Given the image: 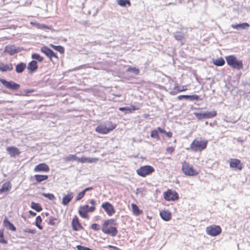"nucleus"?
I'll use <instances>...</instances> for the list:
<instances>
[{"label": "nucleus", "mask_w": 250, "mask_h": 250, "mask_svg": "<svg viewBox=\"0 0 250 250\" xmlns=\"http://www.w3.org/2000/svg\"><path fill=\"white\" fill-rule=\"evenodd\" d=\"M188 95H179L177 97L178 100H181L183 99H188Z\"/></svg>", "instance_id": "50"}, {"label": "nucleus", "mask_w": 250, "mask_h": 250, "mask_svg": "<svg viewBox=\"0 0 250 250\" xmlns=\"http://www.w3.org/2000/svg\"><path fill=\"white\" fill-rule=\"evenodd\" d=\"M42 195L43 197H46L50 200H54L55 199V196L54 195V194H53L52 193H42Z\"/></svg>", "instance_id": "44"}, {"label": "nucleus", "mask_w": 250, "mask_h": 250, "mask_svg": "<svg viewBox=\"0 0 250 250\" xmlns=\"http://www.w3.org/2000/svg\"><path fill=\"white\" fill-rule=\"evenodd\" d=\"M23 231L24 232V233H31V234H34L35 233H36L37 232V231L35 229H28V228H27L25 229H24L23 230Z\"/></svg>", "instance_id": "47"}, {"label": "nucleus", "mask_w": 250, "mask_h": 250, "mask_svg": "<svg viewBox=\"0 0 250 250\" xmlns=\"http://www.w3.org/2000/svg\"><path fill=\"white\" fill-rule=\"evenodd\" d=\"M117 223L114 219H109L105 220L102 227V231L105 234L111 236H115L118 233L117 229Z\"/></svg>", "instance_id": "1"}, {"label": "nucleus", "mask_w": 250, "mask_h": 250, "mask_svg": "<svg viewBox=\"0 0 250 250\" xmlns=\"http://www.w3.org/2000/svg\"><path fill=\"white\" fill-rule=\"evenodd\" d=\"M165 133V134L166 135V136H167L168 138H171L172 137V135H173V134H172V132H171V131L166 132V131H165V133Z\"/></svg>", "instance_id": "51"}, {"label": "nucleus", "mask_w": 250, "mask_h": 250, "mask_svg": "<svg viewBox=\"0 0 250 250\" xmlns=\"http://www.w3.org/2000/svg\"><path fill=\"white\" fill-rule=\"evenodd\" d=\"M181 169L183 173L187 176H195L200 173V170L194 168L193 166L186 161L182 163Z\"/></svg>", "instance_id": "4"}, {"label": "nucleus", "mask_w": 250, "mask_h": 250, "mask_svg": "<svg viewBox=\"0 0 250 250\" xmlns=\"http://www.w3.org/2000/svg\"><path fill=\"white\" fill-rule=\"evenodd\" d=\"M107 125L108 126L103 124L100 125L96 127L95 131L100 134H106L115 129L117 127V125L111 122H109L107 124Z\"/></svg>", "instance_id": "6"}, {"label": "nucleus", "mask_w": 250, "mask_h": 250, "mask_svg": "<svg viewBox=\"0 0 250 250\" xmlns=\"http://www.w3.org/2000/svg\"><path fill=\"white\" fill-rule=\"evenodd\" d=\"M159 132L161 133H165V130L160 127H158L157 128L154 129L151 131V137L152 138L156 139L157 140H160V137L159 135Z\"/></svg>", "instance_id": "19"}, {"label": "nucleus", "mask_w": 250, "mask_h": 250, "mask_svg": "<svg viewBox=\"0 0 250 250\" xmlns=\"http://www.w3.org/2000/svg\"><path fill=\"white\" fill-rule=\"evenodd\" d=\"M5 101H0V104L5 103Z\"/></svg>", "instance_id": "55"}, {"label": "nucleus", "mask_w": 250, "mask_h": 250, "mask_svg": "<svg viewBox=\"0 0 250 250\" xmlns=\"http://www.w3.org/2000/svg\"><path fill=\"white\" fill-rule=\"evenodd\" d=\"M140 108V106L138 104L137 105H132L131 107H120L119 110L121 111L125 110L128 111L129 113H131L132 111L137 110Z\"/></svg>", "instance_id": "25"}, {"label": "nucleus", "mask_w": 250, "mask_h": 250, "mask_svg": "<svg viewBox=\"0 0 250 250\" xmlns=\"http://www.w3.org/2000/svg\"><path fill=\"white\" fill-rule=\"evenodd\" d=\"M208 141L202 137L195 138L190 145V149L193 152H201L208 146Z\"/></svg>", "instance_id": "2"}, {"label": "nucleus", "mask_w": 250, "mask_h": 250, "mask_svg": "<svg viewBox=\"0 0 250 250\" xmlns=\"http://www.w3.org/2000/svg\"><path fill=\"white\" fill-rule=\"evenodd\" d=\"M74 197V193L72 192H68L66 194L64 195L62 197V204L63 206H67L69 202L72 200Z\"/></svg>", "instance_id": "18"}, {"label": "nucleus", "mask_w": 250, "mask_h": 250, "mask_svg": "<svg viewBox=\"0 0 250 250\" xmlns=\"http://www.w3.org/2000/svg\"><path fill=\"white\" fill-rule=\"evenodd\" d=\"M41 51L49 59L51 62H53V58H55L56 61L59 60L57 55L48 47L45 46L42 47L41 48Z\"/></svg>", "instance_id": "9"}, {"label": "nucleus", "mask_w": 250, "mask_h": 250, "mask_svg": "<svg viewBox=\"0 0 250 250\" xmlns=\"http://www.w3.org/2000/svg\"><path fill=\"white\" fill-rule=\"evenodd\" d=\"M108 248L113 249V250H120L118 247L112 245H108Z\"/></svg>", "instance_id": "52"}, {"label": "nucleus", "mask_w": 250, "mask_h": 250, "mask_svg": "<svg viewBox=\"0 0 250 250\" xmlns=\"http://www.w3.org/2000/svg\"><path fill=\"white\" fill-rule=\"evenodd\" d=\"M175 39L178 41H182L184 38L183 34L181 32H177L174 36Z\"/></svg>", "instance_id": "43"}, {"label": "nucleus", "mask_w": 250, "mask_h": 250, "mask_svg": "<svg viewBox=\"0 0 250 250\" xmlns=\"http://www.w3.org/2000/svg\"><path fill=\"white\" fill-rule=\"evenodd\" d=\"M31 207L32 209L35 210L38 212H40L42 209V207L39 203H36L33 202H31Z\"/></svg>", "instance_id": "34"}, {"label": "nucleus", "mask_w": 250, "mask_h": 250, "mask_svg": "<svg viewBox=\"0 0 250 250\" xmlns=\"http://www.w3.org/2000/svg\"><path fill=\"white\" fill-rule=\"evenodd\" d=\"M229 167L235 169L241 170L243 167V163L238 159H230L229 162Z\"/></svg>", "instance_id": "14"}, {"label": "nucleus", "mask_w": 250, "mask_h": 250, "mask_svg": "<svg viewBox=\"0 0 250 250\" xmlns=\"http://www.w3.org/2000/svg\"><path fill=\"white\" fill-rule=\"evenodd\" d=\"M37 183H41L48 179L47 175L36 174L34 176Z\"/></svg>", "instance_id": "29"}, {"label": "nucleus", "mask_w": 250, "mask_h": 250, "mask_svg": "<svg viewBox=\"0 0 250 250\" xmlns=\"http://www.w3.org/2000/svg\"><path fill=\"white\" fill-rule=\"evenodd\" d=\"M57 222L58 223L60 222V221L57 218L51 216L49 219L48 224L50 225L54 226L56 225Z\"/></svg>", "instance_id": "41"}, {"label": "nucleus", "mask_w": 250, "mask_h": 250, "mask_svg": "<svg viewBox=\"0 0 250 250\" xmlns=\"http://www.w3.org/2000/svg\"><path fill=\"white\" fill-rule=\"evenodd\" d=\"M194 115L198 120H201L203 119H209L215 117L217 112L216 110H213L204 113H195Z\"/></svg>", "instance_id": "11"}, {"label": "nucleus", "mask_w": 250, "mask_h": 250, "mask_svg": "<svg viewBox=\"0 0 250 250\" xmlns=\"http://www.w3.org/2000/svg\"><path fill=\"white\" fill-rule=\"evenodd\" d=\"M98 161L97 158H86L82 157L81 158H77V162L81 163H94Z\"/></svg>", "instance_id": "21"}, {"label": "nucleus", "mask_w": 250, "mask_h": 250, "mask_svg": "<svg viewBox=\"0 0 250 250\" xmlns=\"http://www.w3.org/2000/svg\"><path fill=\"white\" fill-rule=\"evenodd\" d=\"M160 216L165 221H168L171 218V213L168 210H162L160 213Z\"/></svg>", "instance_id": "24"}, {"label": "nucleus", "mask_w": 250, "mask_h": 250, "mask_svg": "<svg viewBox=\"0 0 250 250\" xmlns=\"http://www.w3.org/2000/svg\"><path fill=\"white\" fill-rule=\"evenodd\" d=\"M222 231V229L219 226L210 225L206 228L207 233L212 236H216L219 235Z\"/></svg>", "instance_id": "8"}, {"label": "nucleus", "mask_w": 250, "mask_h": 250, "mask_svg": "<svg viewBox=\"0 0 250 250\" xmlns=\"http://www.w3.org/2000/svg\"><path fill=\"white\" fill-rule=\"evenodd\" d=\"M188 99H189L190 101H199L201 100V99L200 98V96L197 95H188Z\"/></svg>", "instance_id": "45"}, {"label": "nucleus", "mask_w": 250, "mask_h": 250, "mask_svg": "<svg viewBox=\"0 0 250 250\" xmlns=\"http://www.w3.org/2000/svg\"><path fill=\"white\" fill-rule=\"evenodd\" d=\"M6 150L11 157L19 156L21 154L19 149L14 146H8L6 147Z\"/></svg>", "instance_id": "16"}, {"label": "nucleus", "mask_w": 250, "mask_h": 250, "mask_svg": "<svg viewBox=\"0 0 250 250\" xmlns=\"http://www.w3.org/2000/svg\"><path fill=\"white\" fill-rule=\"evenodd\" d=\"M155 171L154 168L149 165L142 166L137 169V174L141 177H145L147 175L152 174Z\"/></svg>", "instance_id": "7"}, {"label": "nucleus", "mask_w": 250, "mask_h": 250, "mask_svg": "<svg viewBox=\"0 0 250 250\" xmlns=\"http://www.w3.org/2000/svg\"><path fill=\"white\" fill-rule=\"evenodd\" d=\"M0 83L7 88L11 90H18L20 88V84L13 81H7L6 80L0 78Z\"/></svg>", "instance_id": "12"}, {"label": "nucleus", "mask_w": 250, "mask_h": 250, "mask_svg": "<svg viewBox=\"0 0 250 250\" xmlns=\"http://www.w3.org/2000/svg\"><path fill=\"white\" fill-rule=\"evenodd\" d=\"M50 47L55 49V50L59 52L61 54H63L64 52V48L60 45H55L54 44H51L50 45Z\"/></svg>", "instance_id": "35"}, {"label": "nucleus", "mask_w": 250, "mask_h": 250, "mask_svg": "<svg viewBox=\"0 0 250 250\" xmlns=\"http://www.w3.org/2000/svg\"><path fill=\"white\" fill-rule=\"evenodd\" d=\"M29 213L30 214V215H32V216H35L36 215V213L33 212L32 210H29Z\"/></svg>", "instance_id": "54"}, {"label": "nucleus", "mask_w": 250, "mask_h": 250, "mask_svg": "<svg viewBox=\"0 0 250 250\" xmlns=\"http://www.w3.org/2000/svg\"><path fill=\"white\" fill-rule=\"evenodd\" d=\"M11 188L12 185L10 182L8 181L5 182L3 184L1 188H0V194L8 192L11 189Z\"/></svg>", "instance_id": "26"}, {"label": "nucleus", "mask_w": 250, "mask_h": 250, "mask_svg": "<svg viewBox=\"0 0 250 250\" xmlns=\"http://www.w3.org/2000/svg\"><path fill=\"white\" fill-rule=\"evenodd\" d=\"M0 243L6 244L7 241L4 238V229L0 230Z\"/></svg>", "instance_id": "40"}, {"label": "nucleus", "mask_w": 250, "mask_h": 250, "mask_svg": "<svg viewBox=\"0 0 250 250\" xmlns=\"http://www.w3.org/2000/svg\"><path fill=\"white\" fill-rule=\"evenodd\" d=\"M213 63L216 66H221L224 65L225 62L223 58H220L214 60Z\"/></svg>", "instance_id": "33"}, {"label": "nucleus", "mask_w": 250, "mask_h": 250, "mask_svg": "<svg viewBox=\"0 0 250 250\" xmlns=\"http://www.w3.org/2000/svg\"><path fill=\"white\" fill-rule=\"evenodd\" d=\"M225 59L228 65L232 68L237 70H240L243 68V61L238 60L236 56L234 55H229L226 56Z\"/></svg>", "instance_id": "5"}, {"label": "nucleus", "mask_w": 250, "mask_h": 250, "mask_svg": "<svg viewBox=\"0 0 250 250\" xmlns=\"http://www.w3.org/2000/svg\"><path fill=\"white\" fill-rule=\"evenodd\" d=\"M38 65L36 61L33 60L29 62L27 66L29 73H32L37 70Z\"/></svg>", "instance_id": "22"}, {"label": "nucleus", "mask_w": 250, "mask_h": 250, "mask_svg": "<svg viewBox=\"0 0 250 250\" xmlns=\"http://www.w3.org/2000/svg\"><path fill=\"white\" fill-rule=\"evenodd\" d=\"M102 208L109 216H112L115 213V209L113 206L108 202L103 203Z\"/></svg>", "instance_id": "13"}, {"label": "nucleus", "mask_w": 250, "mask_h": 250, "mask_svg": "<svg viewBox=\"0 0 250 250\" xmlns=\"http://www.w3.org/2000/svg\"><path fill=\"white\" fill-rule=\"evenodd\" d=\"M13 69V65L11 63H5L0 62V71L1 72L11 71Z\"/></svg>", "instance_id": "20"}, {"label": "nucleus", "mask_w": 250, "mask_h": 250, "mask_svg": "<svg viewBox=\"0 0 250 250\" xmlns=\"http://www.w3.org/2000/svg\"><path fill=\"white\" fill-rule=\"evenodd\" d=\"M31 58L33 59L36 60L40 62H42L44 59L43 57L40 56L39 54L37 53L32 54L31 55Z\"/></svg>", "instance_id": "39"}, {"label": "nucleus", "mask_w": 250, "mask_h": 250, "mask_svg": "<svg viewBox=\"0 0 250 250\" xmlns=\"http://www.w3.org/2000/svg\"><path fill=\"white\" fill-rule=\"evenodd\" d=\"M77 157L76 155L74 154H70L67 156V157L64 158V161L65 162H68L70 161H77Z\"/></svg>", "instance_id": "36"}, {"label": "nucleus", "mask_w": 250, "mask_h": 250, "mask_svg": "<svg viewBox=\"0 0 250 250\" xmlns=\"http://www.w3.org/2000/svg\"><path fill=\"white\" fill-rule=\"evenodd\" d=\"M127 71L129 72H132L134 73L135 75H138L139 74L140 70L138 68L134 67H129L127 69Z\"/></svg>", "instance_id": "42"}, {"label": "nucleus", "mask_w": 250, "mask_h": 250, "mask_svg": "<svg viewBox=\"0 0 250 250\" xmlns=\"http://www.w3.org/2000/svg\"><path fill=\"white\" fill-rule=\"evenodd\" d=\"M71 226L73 230L74 231H79L84 229L83 227L80 223L78 217L76 215L74 216L72 219Z\"/></svg>", "instance_id": "15"}, {"label": "nucleus", "mask_w": 250, "mask_h": 250, "mask_svg": "<svg viewBox=\"0 0 250 250\" xmlns=\"http://www.w3.org/2000/svg\"><path fill=\"white\" fill-rule=\"evenodd\" d=\"M175 150V147L174 146H168L166 148L167 152L171 154Z\"/></svg>", "instance_id": "49"}, {"label": "nucleus", "mask_w": 250, "mask_h": 250, "mask_svg": "<svg viewBox=\"0 0 250 250\" xmlns=\"http://www.w3.org/2000/svg\"><path fill=\"white\" fill-rule=\"evenodd\" d=\"M90 204L92 205L89 207L88 205H84L80 207L78 211L80 216L83 218L88 219L89 215L88 212H92L96 210L95 206L96 205V201L94 199H90L89 200Z\"/></svg>", "instance_id": "3"}, {"label": "nucleus", "mask_w": 250, "mask_h": 250, "mask_svg": "<svg viewBox=\"0 0 250 250\" xmlns=\"http://www.w3.org/2000/svg\"><path fill=\"white\" fill-rule=\"evenodd\" d=\"M91 228L94 230L98 231L100 229V226L96 223H94L91 225Z\"/></svg>", "instance_id": "48"}, {"label": "nucleus", "mask_w": 250, "mask_h": 250, "mask_svg": "<svg viewBox=\"0 0 250 250\" xmlns=\"http://www.w3.org/2000/svg\"><path fill=\"white\" fill-rule=\"evenodd\" d=\"M42 219L41 217L39 215L36 218L35 225L40 229H42V226L41 225Z\"/></svg>", "instance_id": "37"}, {"label": "nucleus", "mask_w": 250, "mask_h": 250, "mask_svg": "<svg viewBox=\"0 0 250 250\" xmlns=\"http://www.w3.org/2000/svg\"><path fill=\"white\" fill-rule=\"evenodd\" d=\"M93 189V188L92 187H88V188H84L83 190L85 193L86 191H89V190H92Z\"/></svg>", "instance_id": "53"}, {"label": "nucleus", "mask_w": 250, "mask_h": 250, "mask_svg": "<svg viewBox=\"0 0 250 250\" xmlns=\"http://www.w3.org/2000/svg\"><path fill=\"white\" fill-rule=\"evenodd\" d=\"M85 193V192L83 190L81 192H79L78 195H77L76 198H75V200L76 201H79L81 199H82L84 196Z\"/></svg>", "instance_id": "46"}, {"label": "nucleus", "mask_w": 250, "mask_h": 250, "mask_svg": "<svg viewBox=\"0 0 250 250\" xmlns=\"http://www.w3.org/2000/svg\"><path fill=\"white\" fill-rule=\"evenodd\" d=\"M187 90L188 88L187 85L179 86L178 85H176L174 86L173 90L170 92V94L171 95H175L179 92L185 91Z\"/></svg>", "instance_id": "23"}, {"label": "nucleus", "mask_w": 250, "mask_h": 250, "mask_svg": "<svg viewBox=\"0 0 250 250\" xmlns=\"http://www.w3.org/2000/svg\"><path fill=\"white\" fill-rule=\"evenodd\" d=\"M3 223L6 227L8 228V229L13 231H15L16 230V227L14 226V225L11 223L10 221H9L7 218H5Z\"/></svg>", "instance_id": "31"}, {"label": "nucleus", "mask_w": 250, "mask_h": 250, "mask_svg": "<svg viewBox=\"0 0 250 250\" xmlns=\"http://www.w3.org/2000/svg\"><path fill=\"white\" fill-rule=\"evenodd\" d=\"M26 67V63L24 62H21L16 65L15 67L16 72L18 73H21L25 70Z\"/></svg>", "instance_id": "27"}, {"label": "nucleus", "mask_w": 250, "mask_h": 250, "mask_svg": "<svg viewBox=\"0 0 250 250\" xmlns=\"http://www.w3.org/2000/svg\"><path fill=\"white\" fill-rule=\"evenodd\" d=\"M250 27V24L248 23L244 22L242 23L236 24H232L231 27L233 29H238L239 28L241 29H248Z\"/></svg>", "instance_id": "28"}, {"label": "nucleus", "mask_w": 250, "mask_h": 250, "mask_svg": "<svg viewBox=\"0 0 250 250\" xmlns=\"http://www.w3.org/2000/svg\"><path fill=\"white\" fill-rule=\"evenodd\" d=\"M5 51L10 55H13L19 51L18 49L11 46L6 47Z\"/></svg>", "instance_id": "32"}, {"label": "nucleus", "mask_w": 250, "mask_h": 250, "mask_svg": "<svg viewBox=\"0 0 250 250\" xmlns=\"http://www.w3.org/2000/svg\"><path fill=\"white\" fill-rule=\"evenodd\" d=\"M131 206L132 212L135 215L138 216L143 213V211L140 209L136 204L132 203Z\"/></svg>", "instance_id": "30"}, {"label": "nucleus", "mask_w": 250, "mask_h": 250, "mask_svg": "<svg viewBox=\"0 0 250 250\" xmlns=\"http://www.w3.org/2000/svg\"><path fill=\"white\" fill-rule=\"evenodd\" d=\"M164 198L167 201H176L179 199V195L176 191L168 189L164 192Z\"/></svg>", "instance_id": "10"}, {"label": "nucleus", "mask_w": 250, "mask_h": 250, "mask_svg": "<svg viewBox=\"0 0 250 250\" xmlns=\"http://www.w3.org/2000/svg\"><path fill=\"white\" fill-rule=\"evenodd\" d=\"M50 170L49 166L45 163H40L36 165L34 168V171L36 172H47Z\"/></svg>", "instance_id": "17"}, {"label": "nucleus", "mask_w": 250, "mask_h": 250, "mask_svg": "<svg viewBox=\"0 0 250 250\" xmlns=\"http://www.w3.org/2000/svg\"><path fill=\"white\" fill-rule=\"evenodd\" d=\"M117 3L121 6H125L126 5L128 6H131V2L129 0H117Z\"/></svg>", "instance_id": "38"}]
</instances>
